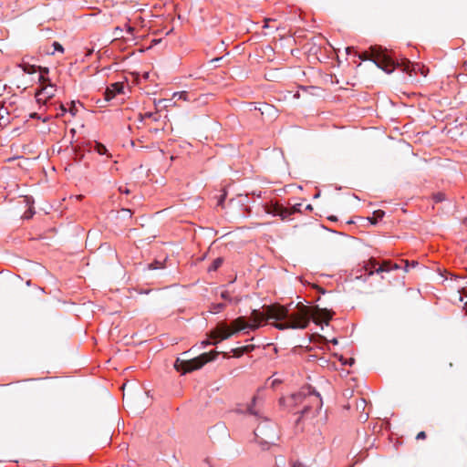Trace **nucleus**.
I'll return each instance as SVG.
<instances>
[{"mask_svg":"<svg viewBox=\"0 0 467 467\" xmlns=\"http://www.w3.org/2000/svg\"><path fill=\"white\" fill-rule=\"evenodd\" d=\"M284 306L279 304H274L264 306L265 319H275L277 322L274 323L275 327L280 330L284 329H304L307 327L310 320L316 324L325 322L328 324L332 317V313L326 308H319L316 306H307L302 303H298L293 309L289 306Z\"/></svg>","mask_w":467,"mask_h":467,"instance_id":"nucleus-1","label":"nucleus"},{"mask_svg":"<svg viewBox=\"0 0 467 467\" xmlns=\"http://www.w3.org/2000/svg\"><path fill=\"white\" fill-rule=\"evenodd\" d=\"M263 320L264 315L261 314L260 311L254 309L251 313L250 321H247L244 317H240L232 322L231 327H229L225 322H220L209 334V337L214 339V341L211 342L209 340H204L202 342V345H216L218 341L228 339L234 334L246 328L255 330L260 327V323Z\"/></svg>","mask_w":467,"mask_h":467,"instance_id":"nucleus-2","label":"nucleus"},{"mask_svg":"<svg viewBox=\"0 0 467 467\" xmlns=\"http://www.w3.org/2000/svg\"><path fill=\"white\" fill-rule=\"evenodd\" d=\"M361 60H372L378 67L389 74L395 69V60L381 46L370 47L369 51L358 55Z\"/></svg>","mask_w":467,"mask_h":467,"instance_id":"nucleus-3","label":"nucleus"},{"mask_svg":"<svg viewBox=\"0 0 467 467\" xmlns=\"http://www.w3.org/2000/svg\"><path fill=\"white\" fill-rule=\"evenodd\" d=\"M287 402L290 406L296 407L303 405L301 410L296 413L305 415L310 410L312 404L315 403L317 409H320L322 406V400L318 393H315L310 387L303 388L297 393L292 394L288 399Z\"/></svg>","mask_w":467,"mask_h":467,"instance_id":"nucleus-4","label":"nucleus"},{"mask_svg":"<svg viewBox=\"0 0 467 467\" xmlns=\"http://www.w3.org/2000/svg\"><path fill=\"white\" fill-rule=\"evenodd\" d=\"M218 354V351L213 350L209 353H203L199 357L191 359L178 358L174 363V368L177 371H181L182 374H186L201 368L209 361L214 360L217 358Z\"/></svg>","mask_w":467,"mask_h":467,"instance_id":"nucleus-5","label":"nucleus"},{"mask_svg":"<svg viewBox=\"0 0 467 467\" xmlns=\"http://www.w3.org/2000/svg\"><path fill=\"white\" fill-rule=\"evenodd\" d=\"M400 67L404 72L408 73L410 77L420 72L423 77H426L429 69L425 66L419 63H411L409 59L403 58L400 62L395 61V68Z\"/></svg>","mask_w":467,"mask_h":467,"instance_id":"nucleus-6","label":"nucleus"},{"mask_svg":"<svg viewBox=\"0 0 467 467\" xmlns=\"http://www.w3.org/2000/svg\"><path fill=\"white\" fill-rule=\"evenodd\" d=\"M260 208L265 214L280 216L282 220L288 218L297 211L296 206H260Z\"/></svg>","mask_w":467,"mask_h":467,"instance_id":"nucleus-7","label":"nucleus"},{"mask_svg":"<svg viewBox=\"0 0 467 467\" xmlns=\"http://www.w3.org/2000/svg\"><path fill=\"white\" fill-rule=\"evenodd\" d=\"M256 436H262L266 442H273L277 437L274 429H269L266 425H259L255 430Z\"/></svg>","mask_w":467,"mask_h":467,"instance_id":"nucleus-8","label":"nucleus"},{"mask_svg":"<svg viewBox=\"0 0 467 467\" xmlns=\"http://www.w3.org/2000/svg\"><path fill=\"white\" fill-rule=\"evenodd\" d=\"M228 436L227 429L223 424L213 426L210 430V437L214 440L225 439Z\"/></svg>","mask_w":467,"mask_h":467,"instance_id":"nucleus-9","label":"nucleus"},{"mask_svg":"<svg viewBox=\"0 0 467 467\" xmlns=\"http://www.w3.org/2000/svg\"><path fill=\"white\" fill-rule=\"evenodd\" d=\"M123 90V84L120 82H116L111 84L107 88L105 91V100L109 101L112 99L117 94L121 93Z\"/></svg>","mask_w":467,"mask_h":467,"instance_id":"nucleus-10","label":"nucleus"},{"mask_svg":"<svg viewBox=\"0 0 467 467\" xmlns=\"http://www.w3.org/2000/svg\"><path fill=\"white\" fill-rule=\"evenodd\" d=\"M55 88L52 84L48 83V85L43 86L41 90L36 93V97L38 100L41 99L40 96L44 95L46 99H50L55 96Z\"/></svg>","mask_w":467,"mask_h":467,"instance_id":"nucleus-11","label":"nucleus"},{"mask_svg":"<svg viewBox=\"0 0 467 467\" xmlns=\"http://www.w3.org/2000/svg\"><path fill=\"white\" fill-rule=\"evenodd\" d=\"M400 266L396 263H391L390 261H384L379 267L376 269V273L389 272L390 270L399 269Z\"/></svg>","mask_w":467,"mask_h":467,"instance_id":"nucleus-12","label":"nucleus"},{"mask_svg":"<svg viewBox=\"0 0 467 467\" xmlns=\"http://www.w3.org/2000/svg\"><path fill=\"white\" fill-rule=\"evenodd\" d=\"M254 349V345H246L240 348H234L232 352L234 353V356L236 358H239L243 356L244 354L249 353Z\"/></svg>","mask_w":467,"mask_h":467,"instance_id":"nucleus-13","label":"nucleus"},{"mask_svg":"<svg viewBox=\"0 0 467 467\" xmlns=\"http://www.w3.org/2000/svg\"><path fill=\"white\" fill-rule=\"evenodd\" d=\"M378 262L371 258L368 262L364 265L365 270L368 273L369 275H373L376 272V269L379 267Z\"/></svg>","mask_w":467,"mask_h":467,"instance_id":"nucleus-14","label":"nucleus"},{"mask_svg":"<svg viewBox=\"0 0 467 467\" xmlns=\"http://www.w3.org/2000/svg\"><path fill=\"white\" fill-rule=\"evenodd\" d=\"M385 215V212L382 210H377L373 213L371 217H368V220L372 223L376 224Z\"/></svg>","mask_w":467,"mask_h":467,"instance_id":"nucleus-15","label":"nucleus"},{"mask_svg":"<svg viewBox=\"0 0 467 467\" xmlns=\"http://www.w3.org/2000/svg\"><path fill=\"white\" fill-rule=\"evenodd\" d=\"M23 71L27 74H33L36 71L37 67L34 65H30L28 63H23L20 65Z\"/></svg>","mask_w":467,"mask_h":467,"instance_id":"nucleus-16","label":"nucleus"},{"mask_svg":"<svg viewBox=\"0 0 467 467\" xmlns=\"http://www.w3.org/2000/svg\"><path fill=\"white\" fill-rule=\"evenodd\" d=\"M37 68H38L39 72L41 73V75L39 77V82L43 85L46 84L47 82H49V79L45 77V74H47L49 71L48 68L41 67H38Z\"/></svg>","mask_w":467,"mask_h":467,"instance_id":"nucleus-17","label":"nucleus"},{"mask_svg":"<svg viewBox=\"0 0 467 467\" xmlns=\"http://www.w3.org/2000/svg\"><path fill=\"white\" fill-rule=\"evenodd\" d=\"M94 150L100 155L105 154L107 152L106 147L99 142H95Z\"/></svg>","mask_w":467,"mask_h":467,"instance_id":"nucleus-18","label":"nucleus"},{"mask_svg":"<svg viewBox=\"0 0 467 467\" xmlns=\"http://www.w3.org/2000/svg\"><path fill=\"white\" fill-rule=\"evenodd\" d=\"M432 200L434 202H441L447 201L445 194L442 192H438L432 195Z\"/></svg>","mask_w":467,"mask_h":467,"instance_id":"nucleus-19","label":"nucleus"},{"mask_svg":"<svg viewBox=\"0 0 467 467\" xmlns=\"http://www.w3.org/2000/svg\"><path fill=\"white\" fill-rule=\"evenodd\" d=\"M35 213H36V212L33 209L32 206H29L28 209L24 213L22 217L24 219H31Z\"/></svg>","mask_w":467,"mask_h":467,"instance_id":"nucleus-20","label":"nucleus"},{"mask_svg":"<svg viewBox=\"0 0 467 467\" xmlns=\"http://www.w3.org/2000/svg\"><path fill=\"white\" fill-rule=\"evenodd\" d=\"M141 119H151L153 121H158L160 116L157 113L146 112L143 116H141Z\"/></svg>","mask_w":467,"mask_h":467,"instance_id":"nucleus-21","label":"nucleus"},{"mask_svg":"<svg viewBox=\"0 0 467 467\" xmlns=\"http://www.w3.org/2000/svg\"><path fill=\"white\" fill-rule=\"evenodd\" d=\"M178 97L180 99L190 100L189 94L187 91L175 92L173 98Z\"/></svg>","mask_w":467,"mask_h":467,"instance_id":"nucleus-22","label":"nucleus"},{"mask_svg":"<svg viewBox=\"0 0 467 467\" xmlns=\"http://www.w3.org/2000/svg\"><path fill=\"white\" fill-rule=\"evenodd\" d=\"M222 264H223V259L222 258L215 259L213 262V265L210 267V270H216V269H218L221 266Z\"/></svg>","mask_w":467,"mask_h":467,"instance_id":"nucleus-23","label":"nucleus"},{"mask_svg":"<svg viewBox=\"0 0 467 467\" xmlns=\"http://www.w3.org/2000/svg\"><path fill=\"white\" fill-rule=\"evenodd\" d=\"M256 398L254 397L252 400V404L248 406L247 411L252 415H257V411L254 409V406L255 404Z\"/></svg>","mask_w":467,"mask_h":467,"instance_id":"nucleus-24","label":"nucleus"},{"mask_svg":"<svg viewBox=\"0 0 467 467\" xmlns=\"http://www.w3.org/2000/svg\"><path fill=\"white\" fill-rule=\"evenodd\" d=\"M83 195L79 194V195H70L68 197V202H81L82 199H83Z\"/></svg>","mask_w":467,"mask_h":467,"instance_id":"nucleus-25","label":"nucleus"},{"mask_svg":"<svg viewBox=\"0 0 467 467\" xmlns=\"http://www.w3.org/2000/svg\"><path fill=\"white\" fill-rule=\"evenodd\" d=\"M367 405V402L364 399H359V400L357 402V409L358 410H365V407Z\"/></svg>","mask_w":467,"mask_h":467,"instance_id":"nucleus-26","label":"nucleus"},{"mask_svg":"<svg viewBox=\"0 0 467 467\" xmlns=\"http://www.w3.org/2000/svg\"><path fill=\"white\" fill-rule=\"evenodd\" d=\"M122 28H120L119 26H117L115 27L114 29V36H116V38H123V35H122Z\"/></svg>","mask_w":467,"mask_h":467,"instance_id":"nucleus-27","label":"nucleus"},{"mask_svg":"<svg viewBox=\"0 0 467 467\" xmlns=\"http://www.w3.org/2000/svg\"><path fill=\"white\" fill-rule=\"evenodd\" d=\"M224 307L223 304H216L213 306L212 312L219 313Z\"/></svg>","mask_w":467,"mask_h":467,"instance_id":"nucleus-28","label":"nucleus"},{"mask_svg":"<svg viewBox=\"0 0 467 467\" xmlns=\"http://www.w3.org/2000/svg\"><path fill=\"white\" fill-rule=\"evenodd\" d=\"M53 47L56 51H58L61 53L64 52V47L58 42H54Z\"/></svg>","mask_w":467,"mask_h":467,"instance_id":"nucleus-29","label":"nucleus"},{"mask_svg":"<svg viewBox=\"0 0 467 467\" xmlns=\"http://www.w3.org/2000/svg\"><path fill=\"white\" fill-rule=\"evenodd\" d=\"M404 263H405V271H408V267L410 266V263H409V261H404ZM410 265L415 267L416 265H418V262L412 261Z\"/></svg>","mask_w":467,"mask_h":467,"instance_id":"nucleus-30","label":"nucleus"},{"mask_svg":"<svg viewBox=\"0 0 467 467\" xmlns=\"http://www.w3.org/2000/svg\"><path fill=\"white\" fill-rule=\"evenodd\" d=\"M427 435H426V432L425 431H420L417 436H416V439L417 440H424L426 439Z\"/></svg>","mask_w":467,"mask_h":467,"instance_id":"nucleus-31","label":"nucleus"},{"mask_svg":"<svg viewBox=\"0 0 467 467\" xmlns=\"http://www.w3.org/2000/svg\"><path fill=\"white\" fill-rule=\"evenodd\" d=\"M150 268L160 269V268H161V264L159 262H155V263L150 265Z\"/></svg>","mask_w":467,"mask_h":467,"instance_id":"nucleus-32","label":"nucleus"},{"mask_svg":"<svg viewBox=\"0 0 467 467\" xmlns=\"http://www.w3.org/2000/svg\"><path fill=\"white\" fill-rule=\"evenodd\" d=\"M291 466L292 467H306L304 463H302L301 462H298V461L293 462Z\"/></svg>","mask_w":467,"mask_h":467,"instance_id":"nucleus-33","label":"nucleus"},{"mask_svg":"<svg viewBox=\"0 0 467 467\" xmlns=\"http://www.w3.org/2000/svg\"><path fill=\"white\" fill-rule=\"evenodd\" d=\"M77 111H78V109H77V108H76V106H75V102L73 101V102L71 103V108L69 109V112H70L72 115H76Z\"/></svg>","mask_w":467,"mask_h":467,"instance_id":"nucleus-34","label":"nucleus"},{"mask_svg":"<svg viewBox=\"0 0 467 467\" xmlns=\"http://www.w3.org/2000/svg\"><path fill=\"white\" fill-rule=\"evenodd\" d=\"M221 296H222V298L226 299V300L230 299V295L227 291L222 292Z\"/></svg>","mask_w":467,"mask_h":467,"instance_id":"nucleus-35","label":"nucleus"},{"mask_svg":"<svg viewBox=\"0 0 467 467\" xmlns=\"http://www.w3.org/2000/svg\"><path fill=\"white\" fill-rule=\"evenodd\" d=\"M340 360L343 362V364H348V365H350V366H351L352 364H354V362H355V359H354V358H349L348 360H345V361H343V358H340Z\"/></svg>","mask_w":467,"mask_h":467,"instance_id":"nucleus-36","label":"nucleus"},{"mask_svg":"<svg viewBox=\"0 0 467 467\" xmlns=\"http://www.w3.org/2000/svg\"><path fill=\"white\" fill-rule=\"evenodd\" d=\"M126 30H127V33L130 34V36L133 35V32H134V27L130 26H126Z\"/></svg>","mask_w":467,"mask_h":467,"instance_id":"nucleus-37","label":"nucleus"},{"mask_svg":"<svg viewBox=\"0 0 467 467\" xmlns=\"http://www.w3.org/2000/svg\"><path fill=\"white\" fill-rule=\"evenodd\" d=\"M459 293H461V294H462L464 296H467V285L462 287L461 290H459Z\"/></svg>","mask_w":467,"mask_h":467,"instance_id":"nucleus-38","label":"nucleus"},{"mask_svg":"<svg viewBox=\"0 0 467 467\" xmlns=\"http://www.w3.org/2000/svg\"><path fill=\"white\" fill-rule=\"evenodd\" d=\"M368 419V413L360 415V420H362L363 421H366Z\"/></svg>","mask_w":467,"mask_h":467,"instance_id":"nucleus-39","label":"nucleus"},{"mask_svg":"<svg viewBox=\"0 0 467 467\" xmlns=\"http://www.w3.org/2000/svg\"><path fill=\"white\" fill-rule=\"evenodd\" d=\"M225 194H222L220 196L219 204H222L224 202Z\"/></svg>","mask_w":467,"mask_h":467,"instance_id":"nucleus-40","label":"nucleus"},{"mask_svg":"<svg viewBox=\"0 0 467 467\" xmlns=\"http://www.w3.org/2000/svg\"><path fill=\"white\" fill-rule=\"evenodd\" d=\"M119 192H124V193H129L130 192V191L127 188L123 189L122 187L119 188Z\"/></svg>","mask_w":467,"mask_h":467,"instance_id":"nucleus-41","label":"nucleus"},{"mask_svg":"<svg viewBox=\"0 0 467 467\" xmlns=\"http://www.w3.org/2000/svg\"><path fill=\"white\" fill-rule=\"evenodd\" d=\"M352 50H353V47H348L346 48V52H347V54H350V53L352 52Z\"/></svg>","mask_w":467,"mask_h":467,"instance_id":"nucleus-42","label":"nucleus"},{"mask_svg":"<svg viewBox=\"0 0 467 467\" xmlns=\"http://www.w3.org/2000/svg\"><path fill=\"white\" fill-rule=\"evenodd\" d=\"M331 343L334 344V345H337L338 343L337 339V338H333L331 340Z\"/></svg>","mask_w":467,"mask_h":467,"instance_id":"nucleus-43","label":"nucleus"},{"mask_svg":"<svg viewBox=\"0 0 467 467\" xmlns=\"http://www.w3.org/2000/svg\"><path fill=\"white\" fill-rule=\"evenodd\" d=\"M40 211H41V212H43V214H47V213H49V212H48V211H46V210H45V209H43V208H40Z\"/></svg>","mask_w":467,"mask_h":467,"instance_id":"nucleus-44","label":"nucleus"},{"mask_svg":"<svg viewBox=\"0 0 467 467\" xmlns=\"http://www.w3.org/2000/svg\"><path fill=\"white\" fill-rule=\"evenodd\" d=\"M306 210H309V211H312L313 206H311V205L306 206Z\"/></svg>","mask_w":467,"mask_h":467,"instance_id":"nucleus-45","label":"nucleus"},{"mask_svg":"<svg viewBox=\"0 0 467 467\" xmlns=\"http://www.w3.org/2000/svg\"><path fill=\"white\" fill-rule=\"evenodd\" d=\"M122 211L130 214V211L128 209H122Z\"/></svg>","mask_w":467,"mask_h":467,"instance_id":"nucleus-46","label":"nucleus"},{"mask_svg":"<svg viewBox=\"0 0 467 467\" xmlns=\"http://www.w3.org/2000/svg\"><path fill=\"white\" fill-rule=\"evenodd\" d=\"M60 108H61V109H62V111H63V112H66V110H67V109H65L64 105H61V107H60Z\"/></svg>","mask_w":467,"mask_h":467,"instance_id":"nucleus-47","label":"nucleus"},{"mask_svg":"<svg viewBox=\"0 0 467 467\" xmlns=\"http://www.w3.org/2000/svg\"><path fill=\"white\" fill-rule=\"evenodd\" d=\"M459 301H462V295L459 296Z\"/></svg>","mask_w":467,"mask_h":467,"instance_id":"nucleus-48","label":"nucleus"},{"mask_svg":"<svg viewBox=\"0 0 467 467\" xmlns=\"http://www.w3.org/2000/svg\"><path fill=\"white\" fill-rule=\"evenodd\" d=\"M223 357H224V358H228L229 356H228V354H227V353H223Z\"/></svg>","mask_w":467,"mask_h":467,"instance_id":"nucleus-49","label":"nucleus"},{"mask_svg":"<svg viewBox=\"0 0 467 467\" xmlns=\"http://www.w3.org/2000/svg\"><path fill=\"white\" fill-rule=\"evenodd\" d=\"M318 289L321 291V293H323V294L325 293V290H323V289H321L319 287H318Z\"/></svg>","mask_w":467,"mask_h":467,"instance_id":"nucleus-50","label":"nucleus"},{"mask_svg":"<svg viewBox=\"0 0 467 467\" xmlns=\"http://www.w3.org/2000/svg\"><path fill=\"white\" fill-rule=\"evenodd\" d=\"M246 212L248 213V215L250 214V210L249 209H246Z\"/></svg>","mask_w":467,"mask_h":467,"instance_id":"nucleus-51","label":"nucleus"}]
</instances>
